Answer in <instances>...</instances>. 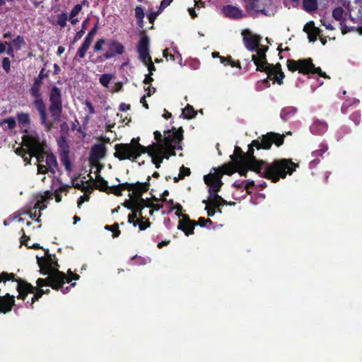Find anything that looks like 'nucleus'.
<instances>
[{
  "label": "nucleus",
  "mask_w": 362,
  "mask_h": 362,
  "mask_svg": "<svg viewBox=\"0 0 362 362\" xmlns=\"http://www.w3.org/2000/svg\"><path fill=\"white\" fill-rule=\"evenodd\" d=\"M114 157L119 160H129L132 162H136V159L141 156L139 152L134 151L127 144L120 143L115 145Z\"/></svg>",
  "instance_id": "obj_8"
},
{
  "label": "nucleus",
  "mask_w": 362,
  "mask_h": 362,
  "mask_svg": "<svg viewBox=\"0 0 362 362\" xmlns=\"http://www.w3.org/2000/svg\"><path fill=\"white\" fill-rule=\"evenodd\" d=\"M150 180L151 177L148 176L146 181L144 182H136L135 183H132V197L136 199H143L142 194L149 189Z\"/></svg>",
  "instance_id": "obj_17"
},
{
  "label": "nucleus",
  "mask_w": 362,
  "mask_h": 362,
  "mask_svg": "<svg viewBox=\"0 0 362 362\" xmlns=\"http://www.w3.org/2000/svg\"><path fill=\"white\" fill-rule=\"evenodd\" d=\"M137 218V214L136 212H132L128 216V223H132L134 227L138 225L139 221H136Z\"/></svg>",
  "instance_id": "obj_59"
},
{
  "label": "nucleus",
  "mask_w": 362,
  "mask_h": 362,
  "mask_svg": "<svg viewBox=\"0 0 362 362\" xmlns=\"http://www.w3.org/2000/svg\"><path fill=\"white\" fill-rule=\"evenodd\" d=\"M269 47L267 46L262 45L255 50L257 54H252L251 60L256 66V71H266V67L268 66V62L267 59L266 52Z\"/></svg>",
  "instance_id": "obj_11"
},
{
  "label": "nucleus",
  "mask_w": 362,
  "mask_h": 362,
  "mask_svg": "<svg viewBox=\"0 0 362 362\" xmlns=\"http://www.w3.org/2000/svg\"><path fill=\"white\" fill-rule=\"evenodd\" d=\"M163 157L160 154H156L153 157H151L153 163L156 165V168H159L160 167V164L163 160Z\"/></svg>",
  "instance_id": "obj_50"
},
{
  "label": "nucleus",
  "mask_w": 362,
  "mask_h": 362,
  "mask_svg": "<svg viewBox=\"0 0 362 362\" xmlns=\"http://www.w3.org/2000/svg\"><path fill=\"white\" fill-rule=\"evenodd\" d=\"M327 151V146H322L320 149L313 151L312 156L313 157H317L322 156Z\"/></svg>",
  "instance_id": "obj_62"
},
{
  "label": "nucleus",
  "mask_w": 362,
  "mask_h": 362,
  "mask_svg": "<svg viewBox=\"0 0 362 362\" xmlns=\"http://www.w3.org/2000/svg\"><path fill=\"white\" fill-rule=\"evenodd\" d=\"M285 135L279 133L270 132L266 134L259 136L258 139L252 140L248 145V150L246 153L243 152L241 148L235 146L234 153L230 156L233 164L242 163H246L247 161L255 160L257 159L254 155L255 148L257 150H269L273 144L277 147L281 146L284 142Z\"/></svg>",
  "instance_id": "obj_3"
},
{
  "label": "nucleus",
  "mask_w": 362,
  "mask_h": 362,
  "mask_svg": "<svg viewBox=\"0 0 362 362\" xmlns=\"http://www.w3.org/2000/svg\"><path fill=\"white\" fill-rule=\"evenodd\" d=\"M105 229L112 232V236L113 238L119 237L121 234V231L119 228V224L117 223H115L112 225H106L105 226Z\"/></svg>",
  "instance_id": "obj_37"
},
{
  "label": "nucleus",
  "mask_w": 362,
  "mask_h": 362,
  "mask_svg": "<svg viewBox=\"0 0 362 362\" xmlns=\"http://www.w3.org/2000/svg\"><path fill=\"white\" fill-rule=\"evenodd\" d=\"M361 115L359 111H355L352 112L350 116L349 119L356 124L358 125L361 122Z\"/></svg>",
  "instance_id": "obj_44"
},
{
  "label": "nucleus",
  "mask_w": 362,
  "mask_h": 362,
  "mask_svg": "<svg viewBox=\"0 0 362 362\" xmlns=\"http://www.w3.org/2000/svg\"><path fill=\"white\" fill-rule=\"evenodd\" d=\"M99 23L98 21L95 23L94 26L90 29V30L88 32V33L85 37V39L83 40V42L81 45V47L78 48L77 52H76V57H78L79 59L84 58L87 51L90 48V46L92 44L93 40L96 35L98 30L99 28Z\"/></svg>",
  "instance_id": "obj_13"
},
{
  "label": "nucleus",
  "mask_w": 362,
  "mask_h": 362,
  "mask_svg": "<svg viewBox=\"0 0 362 362\" xmlns=\"http://www.w3.org/2000/svg\"><path fill=\"white\" fill-rule=\"evenodd\" d=\"M288 71L298 73L303 75L317 74L324 78H329L327 74L322 71L320 67H315L311 58L300 59L298 60L288 59L286 62Z\"/></svg>",
  "instance_id": "obj_4"
},
{
  "label": "nucleus",
  "mask_w": 362,
  "mask_h": 362,
  "mask_svg": "<svg viewBox=\"0 0 362 362\" xmlns=\"http://www.w3.org/2000/svg\"><path fill=\"white\" fill-rule=\"evenodd\" d=\"M45 199L40 197V199H38L37 202L35 204L34 209H39L40 211H42L46 209L47 205L45 204Z\"/></svg>",
  "instance_id": "obj_54"
},
{
  "label": "nucleus",
  "mask_w": 362,
  "mask_h": 362,
  "mask_svg": "<svg viewBox=\"0 0 362 362\" xmlns=\"http://www.w3.org/2000/svg\"><path fill=\"white\" fill-rule=\"evenodd\" d=\"M303 8L308 13H313L318 8L317 0H303Z\"/></svg>",
  "instance_id": "obj_25"
},
{
  "label": "nucleus",
  "mask_w": 362,
  "mask_h": 362,
  "mask_svg": "<svg viewBox=\"0 0 362 362\" xmlns=\"http://www.w3.org/2000/svg\"><path fill=\"white\" fill-rule=\"evenodd\" d=\"M15 280V274L13 273H7L2 272L0 274V283L1 281L6 282V281H14Z\"/></svg>",
  "instance_id": "obj_42"
},
{
  "label": "nucleus",
  "mask_w": 362,
  "mask_h": 362,
  "mask_svg": "<svg viewBox=\"0 0 362 362\" xmlns=\"http://www.w3.org/2000/svg\"><path fill=\"white\" fill-rule=\"evenodd\" d=\"M59 155H67L70 153V147L65 136H61L57 140Z\"/></svg>",
  "instance_id": "obj_22"
},
{
  "label": "nucleus",
  "mask_w": 362,
  "mask_h": 362,
  "mask_svg": "<svg viewBox=\"0 0 362 362\" xmlns=\"http://www.w3.org/2000/svg\"><path fill=\"white\" fill-rule=\"evenodd\" d=\"M144 64L148 67V74H150V75H153V72L156 71V66L152 62L151 57H149V59L146 62V64Z\"/></svg>",
  "instance_id": "obj_60"
},
{
  "label": "nucleus",
  "mask_w": 362,
  "mask_h": 362,
  "mask_svg": "<svg viewBox=\"0 0 362 362\" xmlns=\"http://www.w3.org/2000/svg\"><path fill=\"white\" fill-rule=\"evenodd\" d=\"M346 13L343 8L336 7L332 11L333 18L337 21H345L346 20Z\"/></svg>",
  "instance_id": "obj_30"
},
{
  "label": "nucleus",
  "mask_w": 362,
  "mask_h": 362,
  "mask_svg": "<svg viewBox=\"0 0 362 362\" xmlns=\"http://www.w3.org/2000/svg\"><path fill=\"white\" fill-rule=\"evenodd\" d=\"M106 193H107V194L111 193L117 197H120L122 195L119 185L109 187L108 191Z\"/></svg>",
  "instance_id": "obj_43"
},
{
  "label": "nucleus",
  "mask_w": 362,
  "mask_h": 362,
  "mask_svg": "<svg viewBox=\"0 0 362 362\" xmlns=\"http://www.w3.org/2000/svg\"><path fill=\"white\" fill-rule=\"evenodd\" d=\"M351 132V129L348 126H343L337 132V140L341 139L345 135L349 134Z\"/></svg>",
  "instance_id": "obj_41"
},
{
  "label": "nucleus",
  "mask_w": 362,
  "mask_h": 362,
  "mask_svg": "<svg viewBox=\"0 0 362 362\" xmlns=\"http://www.w3.org/2000/svg\"><path fill=\"white\" fill-rule=\"evenodd\" d=\"M81 11V5H75L69 13V19L76 16Z\"/></svg>",
  "instance_id": "obj_57"
},
{
  "label": "nucleus",
  "mask_w": 362,
  "mask_h": 362,
  "mask_svg": "<svg viewBox=\"0 0 362 362\" xmlns=\"http://www.w3.org/2000/svg\"><path fill=\"white\" fill-rule=\"evenodd\" d=\"M183 132L182 127H180L177 130L173 127L172 130L165 132L166 135L163 141L158 144V151L174 148V144L181 143L183 140Z\"/></svg>",
  "instance_id": "obj_7"
},
{
  "label": "nucleus",
  "mask_w": 362,
  "mask_h": 362,
  "mask_svg": "<svg viewBox=\"0 0 362 362\" xmlns=\"http://www.w3.org/2000/svg\"><path fill=\"white\" fill-rule=\"evenodd\" d=\"M221 175L218 174V173L215 171L214 173H210L204 176V181L209 187V193L218 192L221 190L223 184L221 181Z\"/></svg>",
  "instance_id": "obj_14"
},
{
  "label": "nucleus",
  "mask_w": 362,
  "mask_h": 362,
  "mask_svg": "<svg viewBox=\"0 0 362 362\" xmlns=\"http://www.w3.org/2000/svg\"><path fill=\"white\" fill-rule=\"evenodd\" d=\"M66 21H67V15L66 13H62L58 15L57 24L60 27L64 28L66 25Z\"/></svg>",
  "instance_id": "obj_46"
},
{
  "label": "nucleus",
  "mask_w": 362,
  "mask_h": 362,
  "mask_svg": "<svg viewBox=\"0 0 362 362\" xmlns=\"http://www.w3.org/2000/svg\"><path fill=\"white\" fill-rule=\"evenodd\" d=\"M197 225L200 226L201 227H205L209 223L210 226L213 224V222L209 218H205L204 217H200L197 221H196Z\"/></svg>",
  "instance_id": "obj_53"
},
{
  "label": "nucleus",
  "mask_w": 362,
  "mask_h": 362,
  "mask_svg": "<svg viewBox=\"0 0 362 362\" xmlns=\"http://www.w3.org/2000/svg\"><path fill=\"white\" fill-rule=\"evenodd\" d=\"M296 112V110L293 107L284 108L280 114L281 118L283 121L286 122L289 120Z\"/></svg>",
  "instance_id": "obj_32"
},
{
  "label": "nucleus",
  "mask_w": 362,
  "mask_h": 362,
  "mask_svg": "<svg viewBox=\"0 0 362 362\" xmlns=\"http://www.w3.org/2000/svg\"><path fill=\"white\" fill-rule=\"evenodd\" d=\"M148 153V155L151 158L156 154H158V144L153 143L151 145L148 146H145V150L142 152V154Z\"/></svg>",
  "instance_id": "obj_36"
},
{
  "label": "nucleus",
  "mask_w": 362,
  "mask_h": 362,
  "mask_svg": "<svg viewBox=\"0 0 362 362\" xmlns=\"http://www.w3.org/2000/svg\"><path fill=\"white\" fill-rule=\"evenodd\" d=\"M223 11L227 17L231 18L240 19L244 16L241 9L231 5L224 6Z\"/></svg>",
  "instance_id": "obj_21"
},
{
  "label": "nucleus",
  "mask_w": 362,
  "mask_h": 362,
  "mask_svg": "<svg viewBox=\"0 0 362 362\" xmlns=\"http://www.w3.org/2000/svg\"><path fill=\"white\" fill-rule=\"evenodd\" d=\"M37 263L40 267V272L42 275H47L48 273H52L54 270L58 269L53 265L54 261L56 259V255L49 256L47 257H39L37 256Z\"/></svg>",
  "instance_id": "obj_16"
},
{
  "label": "nucleus",
  "mask_w": 362,
  "mask_h": 362,
  "mask_svg": "<svg viewBox=\"0 0 362 362\" xmlns=\"http://www.w3.org/2000/svg\"><path fill=\"white\" fill-rule=\"evenodd\" d=\"M285 75L283 71H280L272 76V80L274 82H276L279 85H281L283 83V79L284 78Z\"/></svg>",
  "instance_id": "obj_52"
},
{
  "label": "nucleus",
  "mask_w": 362,
  "mask_h": 362,
  "mask_svg": "<svg viewBox=\"0 0 362 362\" xmlns=\"http://www.w3.org/2000/svg\"><path fill=\"white\" fill-rule=\"evenodd\" d=\"M59 159L66 171L70 173L72 170V163L69 158V154L59 155Z\"/></svg>",
  "instance_id": "obj_34"
},
{
  "label": "nucleus",
  "mask_w": 362,
  "mask_h": 362,
  "mask_svg": "<svg viewBox=\"0 0 362 362\" xmlns=\"http://www.w3.org/2000/svg\"><path fill=\"white\" fill-rule=\"evenodd\" d=\"M15 305V296L6 293L3 297L0 298V313H7L11 311Z\"/></svg>",
  "instance_id": "obj_19"
},
{
  "label": "nucleus",
  "mask_w": 362,
  "mask_h": 362,
  "mask_svg": "<svg viewBox=\"0 0 362 362\" xmlns=\"http://www.w3.org/2000/svg\"><path fill=\"white\" fill-rule=\"evenodd\" d=\"M140 138H133L130 143H127L128 145H129L132 148L134 149V151L139 152V154L141 156L142 154V152L145 150V146L139 143Z\"/></svg>",
  "instance_id": "obj_31"
},
{
  "label": "nucleus",
  "mask_w": 362,
  "mask_h": 362,
  "mask_svg": "<svg viewBox=\"0 0 362 362\" xmlns=\"http://www.w3.org/2000/svg\"><path fill=\"white\" fill-rule=\"evenodd\" d=\"M105 42L106 41L105 38L98 39L93 46L94 52H97L101 51L103 49V45L105 44Z\"/></svg>",
  "instance_id": "obj_49"
},
{
  "label": "nucleus",
  "mask_w": 362,
  "mask_h": 362,
  "mask_svg": "<svg viewBox=\"0 0 362 362\" xmlns=\"http://www.w3.org/2000/svg\"><path fill=\"white\" fill-rule=\"evenodd\" d=\"M95 188L100 191L107 192L109 189L107 181H106L100 175H97L95 180Z\"/></svg>",
  "instance_id": "obj_29"
},
{
  "label": "nucleus",
  "mask_w": 362,
  "mask_h": 362,
  "mask_svg": "<svg viewBox=\"0 0 362 362\" xmlns=\"http://www.w3.org/2000/svg\"><path fill=\"white\" fill-rule=\"evenodd\" d=\"M107 50L102 55L97 57L95 62H102L105 59H109L122 54L124 52V45L117 40H110L107 43Z\"/></svg>",
  "instance_id": "obj_9"
},
{
  "label": "nucleus",
  "mask_w": 362,
  "mask_h": 362,
  "mask_svg": "<svg viewBox=\"0 0 362 362\" xmlns=\"http://www.w3.org/2000/svg\"><path fill=\"white\" fill-rule=\"evenodd\" d=\"M243 40L245 48L250 52L256 50L260 46L262 37L258 35H254L249 30L242 31Z\"/></svg>",
  "instance_id": "obj_12"
},
{
  "label": "nucleus",
  "mask_w": 362,
  "mask_h": 362,
  "mask_svg": "<svg viewBox=\"0 0 362 362\" xmlns=\"http://www.w3.org/2000/svg\"><path fill=\"white\" fill-rule=\"evenodd\" d=\"M303 31L308 34L309 41L313 42L317 40V36L321 33V30L315 26V23L313 21H309L304 25Z\"/></svg>",
  "instance_id": "obj_20"
},
{
  "label": "nucleus",
  "mask_w": 362,
  "mask_h": 362,
  "mask_svg": "<svg viewBox=\"0 0 362 362\" xmlns=\"http://www.w3.org/2000/svg\"><path fill=\"white\" fill-rule=\"evenodd\" d=\"M106 153V147L103 144H95L90 151V163L92 165L96 164L100 159L105 157Z\"/></svg>",
  "instance_id": "obj_18"
},
{
  "label": "nucleus",
  "mask_w": 362,
  "mask_h": 362,
  "mask_svg": "<svg viewBox=\"0 0 362 362\" xmlns=\"http://www.w3.org/2000/svg\"><path fill=\"white\" fill-rule=\"evenodd\" d=\"M18 122L23 125H29L30 124V118L28 113L21 112L17 115Z\"/></svg>",
  "instance_id": "obj_38"
},
{
  "label": "nucleus",
  "mask_w": 362,
  "mask_h": 362,
  "mask_svg": "<svg viewBox=\"0 0 362 362\" xmlns=\"http://www.w3.org/2000/svg\"><path fill=\"white\" fill-rule=\"evenodd\" d=\"M197 112L194 108L189 104H187L186 107L182 109V115L184 119H192L196 117Z\"/></svg>",
  "instance_id": "obj_27"
},
{
  "label": "nucleus",
  "mask_w": 362,
  "mask_h": 362,
  "mask_svg": "<svg viewBox=\"0 0 362 362\" xmlns=\"http://www.w3.org/2000/svg\"><path fill=\"white\" fill-rule=\"evenodd\" d=\"M135 16L137 20L144 19V11L141 6H137L135 8Z\"/></svg>",
  "instance_id": "obj_61"
},
{
  "label": "nucleus",
  "mask_w": 362,
  "mask_h": 362,
  "mask_svg": "<svg viewBox=\"0 0 362 362\" xmlns=\"http://www.w3.org/2000/svg\"><path fill=\"white\" fill-rule=\"evenodd\" d=\"M197 226V223H192L184 224L182 228H177L185 233L187 236L194 234V227Z\"/></svg>",
  "instance_id": "obj_39"
},
{
  "label": "nucleus",
  "mask_w": 362,
  "mask_h": 362,
  "mask_svg": "<svg viewBox=\"0 0 362 362\" xmlns=\"http://www.w3.org/2000/svg\"><path fill=\"white\" fill-rule=\"evenodd\" d=\"M59 127H60V132L62 133L61 136H65V138H66V136L69 134V125H68V124L66 122H64L60 124Z\"/></svg>",
  "instance_id": "obj_58"
},
{
  "label": "nucleus",
  "mask_w": 362,
  "mask_h": 362,
  "mask_svg": "<svg viewBox=\"0 0 362 362\" xmlns=\"http://www.w3.org/2000/svg\"><path fill=\"white\" fill-rule=\"evenodd\" d=\"M112 78V74H104L100 76V77L99 78V81L104 87L107 88Z\"/></svg>",
  "instance_id": "obj_40"
},
{
  "label": "nucleus",
  "mask_w": 362,
  "mask_h": 362,
  "mask_svg": "<svg viewBox=\"0 0 362 362\" xmlns=\"http://www.w3.org/2000/svg\"><path fill=\"white\" fill-rule=\"evenodd\" d=\"M6 123L8 124V128L9 129H13L16 126V122L14 118L13 117H8L6 119H4L2 122V124Z\"/></svg>",
  "instance_id": "obj_55"
},
{
  "label": "nucleus",
  "mask_w": 362,
  "mask_h": 362,
  "mask_svg": "<svg viewBox=\"0 0 362 362\" xmlns=\"http://www.w3.org/2000/svg\"><path fill=\"white\" fill-rule=\"evenodd\" d=\"M13 281L17 282L16 289L18 292V295L17 296L18 299L25 300L28 293H33V296L31 298L30 302L29 300L27 301V303H30V308H33V304L35 302L39 300V299L43 296V288H37L22 279L15 278Z\"/></svg>",
  "instance_id": "obj_5"
},
{
  "label": "nucleus",
  "mask_w": 362,
  "mask_h": 362,
  "mask_svg": "<svg viewBox=\"0 0 362 362\" xmlns=\"http://www.w3.org/2000/svg\"><path fill=\"white\" fill-rule=\"evenodd\" d=\"M129 197H130L129 199L125 201L123 204V206L126 208H127L128 209H133V206H134V204L136 202V199H135L134 197H132V194L129 193Z\"/></svg>",
  "instance_id": "obj_51"
},
{
  "label": "nucleus",
  "mask_w": 362,
  "mask_h": 362,
  "mask_svg": "<svg viewBox=\"0 0 362 362\" xmlns=\"http://www.w3.org/2000/svg\"><path fill=\"white\" fill-rule=\"evenodd\" d=\"M45 279L39 278L37 281V288H42L44 286H49L52 289L58 291L62 285L65 284L66 274L59 269L54 270L52 273H48Z\"/></svg>",
  "instance_id": "obj_6"
},
{
  "label": "nucleus",
  "mask_w": 362,
  "mask_h": 362,
  "mask_svg": "<svg viewBox=\"0 0 362 362\" xmlns=\"http://www.w3.org/2000/svg\"><path fill=\"white\" fill-rule=\"evenodd\" d=\"M210 204L214 206H220L222 204H226V201L218 194V192L209 193Z\"/></svg>",
  "instance_id": "obj_24"
},
{
  "label": "nucleus",
  "mask_w": 362,
  "mask_h": 362,
  "mask_svg": "<svg viewBox=\"0 0 362 362\" xmlns=\"http://www.w3.org/2000/svg\"><path fill=\"white\" fill-rule=\"evenodd\" d=\"M29 151L31 153V156H35L37 153H43L45 151V148L40 141H34L30 144Z\"/></svg>",
  "instance_id": "obj_28"
},
{
  "label": "nucleus",
  "mask_w": 362,
  "mask_h": 362,
  "mask_svg": "<svg viewBox=\"0 0 362 362\" xmlns=\"http://www.w3.org/2000/svg\"><path fill=\"white\" fill-rule=\"evenodd\" d=\"M235 166L233 165L230 163H228L222 165L220 168H214L213 170L215 172H217L218 174H221L222 177L223 175H233L235 172Z\"/></svg>",
  "instance_id": "obj_23"
},
{
  "label": "nucleus",
  "mask_w": 362,
  "mask_h": 362,
  "mask_svg": "<svg viewBox=\"0 0 362 362\" xmlns=\"http://www.w3.org/2000/svg\"><path fill=\"white\" fill-rule=\"evenodd\" d=\"M46 165L44 164L37 165V173L46 174L51 173L53 175L58 170V163L56 156L53 153L46 155Z\"/></svg>",
  "instance_id": "obj_15"
},
{
  "label": "nucleus",
  "mask_w": 362,
  "mask_h": 362,
  "mask_svg": "<svg viewBox=\"0 0 362 362\" xmlns=\"http://www.w3.org/2000/svg\"><path fill=\"white\" fill-rule=\"evenodd\" d=\"M158 154L162 155L164 158L168 159L170 156H175L176 153L175 148L165 149V151H158Z\"/></svg>",
  "instance_id": "obj_48"
},
{
  "label": "nucleus",
  "mask_w": 362,
  "mask_h": 362,
  "mask_svg": "<svg viewBox=\"0 0 362 362\" xmlns=\"http://www.w3.org/2000/svg\"><path fill=\"white\" fill-rule=\"evenodd\" d=\"M267 65L268 66L266 67V71H263L262 72L267 73L268 78H271L276 74L282 71L281 65L279 63H277L275 65L268 63Z\"/></svg>",
  "instance_id": "obj_26"
},
{
  "label": "nucleus",
  "mask_w": 362,
  "mask_h": 362,
  "mask_svg": "<svg viewBox=\"0 0 362 362\" xmlns=\"http://www.w3.org/2000/svg\"><path fill=\"white\" fill-rule=\"evenodd\" d=\"M147 206H149L147 204V202L145 199H136V202L134 204L133 209H132L131 211L137 214V212H141V211H143V209Z\"/></svg>",
  "instance_id": "obj_33"
},
{
  "label": "nucleus",
  "mask_w": 362,
  "mask_h": 362,
  "mask_svg": "<svg viewBox=\"0 0 362 362\" xmlns=\"http://www.w3.org/2000/svg\"><path fill=\"white\" fill-rule=\"evenodd\" d=\"M182 217V220L179 221V223L177 226V228H182L184 224L196 223L195 221H192L189 218V216L187 214H183L181 216Z\"/></svg>",
  "instance_id": "obj_45"
},
{
  "label": "nucleus",
  "mask_w": 362,
  "mask_h": 362,
  "mask_svg": "<svg viewBox=\"0 0 362 362\" xmlns=\"http://www.w3.org/2000/svg\"><path fill=\"white\" fill-rule=\"evenodd\" d=\"M88 21H89V18H88L82 23L81 29L76 33V35L73 39V42H72L73 44L76 42L77 41H78L83 36V35L85 34L86 30L87 29V24L88 23Z\"/></svg>",
  "instance_id": "obj_35"
},
{
  "label": "nucleus",
  "mask_w": 362,
  "mask_h": 362,
  "mask_svg": "<svg viewBox=\"0 0 362 362\" xmlns=\"http://www.w3.org/2000/svg\"><path fill=\"white\" fill-rule=\"evenodd\" d=\"M136 50L140 60L143 64L149 59L150 56V38L145 31L140 33V39L138 42Z\"/></svg>",
  "instance_id": "obj_10"
},
{
  "label": "nucleus",
  "mask_w": 362,
  "mask_h": 362,
  "mask_svg": "<svg viewBox=\"0 0 362 362\" xmlns=\"http://www.w3.org/2000/svg\"><path fill=\"white\" fill-rule=\"evenodd\" d=\"M10 66H11L10 59L8 57H4L2 60V68L6 73H8L10 71Z\"/></svg>",
  "instance_id": "obj_63"
},
{
  "label": "nucleus",
  "mask_w": 362,
  "mask_h": 362,
  "mask_svg": "<svg viewBox=\"0 0 362 362\" xmlns=\"http://www.w3.org/2000/svg\"><path fill=\"white\" fill-rule=\"evenodd\" d=\"M25 41L22 36L18 35L13 39L10 44L16 46V49H20L21 45L24 44Z\"/></svg>",
  "instance_id": "obj_47"
},
{
  "label": "nucleus",
  "mask_w": 362,
  "mask_h": 362,
  "mask_svg": "<svg viewBox=\"0 0 362 362\" xmlns=\"http://www.w3.org/2000/svg\"><path fill=\"white\" fill-rule=\"evenodd\" d=\"M235 171H238L240 176L247 177L248 170L255 172L260 177L277 182L280 179H284L287 175H292L296 169L299 167L289 158L276 159L272 163L256 159L247 161L246 163H236Z\"/></svg>",
  "instance_id": "obj_2"
},
{
  "label": "nucleus",
  "mask_w": 362,
  "mask_h": 362,
  "mask_svg": "<svg viewBox=\"0 0 362 362\" xmlns=\"http://www.w3.org/2000/svg\"><path fill=\"white\" fill-rule=\"evenodd\" d=\"M175 209V215L178 217H180L182 215V206L180 204H176L173 206L171 207L170 211H172L173 210Z\"/></svg>",
  "instance_id": "obj_64"
},
{
  "label": "nucleus",
  "mask_w": 362,
  "mask_h": 362,
  "mask_svg": "<svg viewBox=\"0 0 362 362\" xmlns=\"http://www.w3.org/2000/svg\"><path fill=\"white\" fill-rule=\"evenodd\" d=\"M180 178L184 179L186 176H189L191 174V170L189 168H186L182 165L180 168Z\"/></svg>",
  "instance_id": "obj_56"
},
{
  "label": "nucleus",
  "mask_w": 362,
  "mask_h": 362,
  "mask_svg": "<svg viewBox=\"0 0 362 362\" xmlns=\"http://www.w3.org/2000/svg\"><path fill=\"white\" fill-rule=\"evenodd\" d=\"M40 86L31 85L29 94L33 98L32 105L37 112L40 124L46 132H50L54 124L61 121L63 113V96L61 88L56 85L51 86L49 94V106L47 108Z\"/></svg>",
  "instance_id": "obj_1"
}]
</instances>
